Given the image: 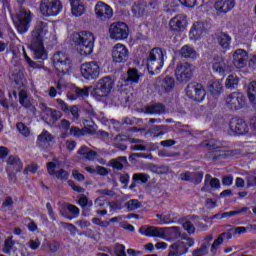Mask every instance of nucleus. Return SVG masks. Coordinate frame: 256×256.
Listing matches in <instances>:
<instances>
[{
	"instance_id": "c9c22d12",
	"label": "nucleus",
	"mask_w": 256,
	"mask_h": 256,
	"mask_svg": "<svg viewBox=\"0 0 256 256\" xmlns=\"http://www.w3.org/2000/svg\"><path fill=\"white\" fill-rule=\"evenodd\" d=\"M19 103L22 107L29 109L31 107V101H29V96L27 95V91L21 90L19 92Z\"/></svg>"
},
{
	"instance_id": "f8f14e48",
	"label": "nucleus",
	"mask_w": 256,
	"mask_h": 256,
	"mask_svg": "<svg viewBox=\"0 0 256 256\" xmlns=\"http://www.w3.org/2000/svg\"><path fill=\"white\" fill-rule=\"evenodd\" d=\"M186 95L189 99H192V101L201 103V101L205 100V95H207V93L205 92L203 85L197 82H191L186 87Z\"/></svg>"
},
{
	"instance_id": "5701e85b",
	"label": "nucleus",
	"mask_w": 256,
	"mask_h": 256,
	"mask_svg": "<svg viewBox=\"0 0 256 256\" xmlns=\"http://www.w3.org/2000/svg\"><path fill=\"white\" fill-rule=\"evenodd\" d=\"M53 139V134H51L47 130H43L41 134L37 137L36 145H38V147H41V149H47V147L51 145V141H53Z\"/></svg>"
},
{
	"instance_id": "09e8293b",
	"label": "nucleus",
	"mask_w": 256,
	"mask_h": 256,
	"mask_svg": "<svg viewBox=\"0 0 256 256\" xmlns=\"http://www.w3.org/2000/svg\"><path fill=\"white\" fill-rule=\"evenodd\" d=\"M16 129L24 137H29V135H31V131L29 130V127H27L23 122H18L16 124Z\"/></svg>"
},
{
	"instance_id": "423d86ee",
	"label": "nucleus",
	"mask_w": 256,
	"mask_h": 256,
	"mask_svg": "<svg viewBox=\"0 0 256 256\" xmlns=\"http://www.w3.org/2000/svg\"><path fill=\"white\" fill-rule=\"evenodd\" d=\"M115 87V81L110 76H105L96 82L93 90L94 97H107Z\"/></svg>"
},
{
	"instance_id": "aec40b11",
	"label": "nucleus",
	"mask_w": 256,
	"mask_h": 256,
	"mask_svg": "<svg viewBox=\"0 0 256 256\" xmlns=\"http://www.w3.org/2000/svg\"><path fill=\"white\" fill-rule=\"evenodd\" d=\"M55 169H57V164H55V162L47 163V171L49 175H55L56 179H59L60 181H67L69 179V172L64 169L55 171Z\"/></svg>"
},
{
	"instance_id": "393cba45",
	"label": "nucleus",
	"mask_w": 256,
	"mask_h": 256,
	"mask_svg": "<svg viewBox=\"0 0 256 256\" xmlns=\"http://www.w3.org/2000/svg\"><path fill=\"white\" fill-rule=\"evenodd\" d=\"M211 189H219L221 187V182L219 178H213L211 174H206L204 179V186L201 188V191H209Z\"/></svg>"
},
{
	"instance_id": "4be33fe9",
	"label": "nucleus",
	"mask_w": 256,
	"mask_h": 256,
	"mask_svg": "<svg viewBox=\"0 0 256 256\" xmlns=\"http://www.w3.org/2000/svg\"><path fill=\"white\" fill-rule=\"evenodd\" d=\"M207 33V30L205 29V24L202 22H196L194 23L192 29L189 32V38L192 41H197V39H201L203 35Z\"/></svg>"
},
{
	"instance_id": "774afa93",
	"label": "nucleus",
	"mask_w": 256,
	"mask_h": 256,
	"mask_svg": "<svg viewBox=\"0 0 256 256\" xmlns=\"http://www.w3.org/2000/svg\"><path fill=\"white\" fill-rule=\"evenodd\" d=\"M191 175L192 172L186 171L180 174L179 179H181V181H188L189 183H191Z\"/></svg>"
},
{
	"instance_id": "0eeeda50",
	"label": "nucleus",
	"mask_w": 256,
	"mask_h": 256,
	"mask_svg": "<svg viewBox=\"0 0 256 256\" xmlns=\"http://www.w3.org/2000/svg\"><path fill=\"white\" fill-rule=\"evenodd\" d=\"M108 31L113 41H125L129 37V26L124 22L112 23Z\"/></svg>"
},
{
	"instance_id": "9b49d317",
	"label": "nucleus",
	"mask_w": 256,
	"mask_h": 256,
	"mask_svg": "<svg viewBox=\"0 0 256 256\" xmlns=\"http://www.w3.org/2000/svg\"><path fill=\"white\" fill-rule=\"evenodd\" d=\"M80 71L82 77L87 81H95L101 75V68L97 61L85 62L81 65Z\"/></svg>"
},
{
	"instance_id": "a19ab883",
	"label": "nucleus",
	"mask_w": 256,
	"mask_h": 256,
	"mask_svg": "<svg viewBox=\"0 0 256 256\" xmlns=\"http://www.w3.org/2000/svg\"><path fill=\"white\" fill-rule=\"evenodd\" d=\"M89 87H84V88H75V96H68L69 99H77V97L79 98H85V97H89Z\"/></svg>"
},
{
	"instance_id": "13d9d810",
	"label": "nucleus",
	"mask_w": 256,
	"mask_h": 256,
	"mask_svg": "<svg viewBox=\"0 0 256 256\" xmlns=\"http://www.w3.org/2000/svg\"><path fill=\"white\" fill-rule=\"evenodd\" d=\"M68 185L73 189V191H76V193H85V188L76 185L73 180H69Z\"/></svg>"
},
{
	"instance_id": "9d476101",
	"label": "nucleus",
	"mask_w": 256,
	"mask_h": 256,
	"mask_svg": "<svg viewBox=\"0 0 256 256\" xmlns=\"http://www.w3.org/2000/svg\"><path fill=\"white\" fill-rule=\"evenodd\" d=\"M193 73H195V66L187 62L177 64L175 69L176 79L180 83H187V81H191Z\"/></svg>"
},
{
	"instance_id": "bf43d9fd",
	"label": "nucleus",
	"mask_w": 256,
	"mask_h": 256,
	"mask_svg": "<svg viewBox=\"0 0 256 256\" xmlns=\"http://www.w3.org/2000/svg\"><path fill=\"white\" fill-rule=\"evenodd\" d=\"M37 169V164H30L23 170V174L29 175V173H37Z\"/></svg>"
},
{
	"instance_id": "49530a36",
	"label": "nucleus",
	"mask_w": 256,
	"mask_h": 256,
	"mask_svg": "<svg viewBox=\"0 0 256 256\" xmlns=\"http://www.w3.org/2000/svg\"><path fill=\"white\" fill-rule=\"evenodd\" d=\"M201 147H206L207 149H219L221 148V143L215 141L214 139L205 140L201 143Z\"/></svg>"
},
{
	"instance_id": "c03bdc74",
	"label": "nucleus",
	"mask_w": 256,
	"mask_h": 256,
	"mask_svg": "<svg viewBox=\"0 0 256 256\" xmlns=\"http://www.w3.org/2000/svg\"><path fill=\"white\" fill-rule=\"evenodd\" d=\"M209 247H211V244L209 242L203 243L200 248L194 250L193 255L194 256H205V255H207V253L209 251Z\"/></svg>"
},
{
	"instance_id": "2eb2a0df",
	"label": "nucleus",
	"mask_w": 256,
	"mask_h": 256,
	"mask_svg": "<svg viewBox=\"0 0 256 256\" xmlns=\"http://www.w3.org/2000/svg\"><path fill=\"white\" fill-rule=\"evenodd\" d=\"M95 15L100 21H109L113 17V8L105 2H97L95 5Z\"/></svg>"
},
{
	"instance_id": "338daca9",
	"label": "nucleus",
	"mask_w": 256,
	"mask_h": 256,
	"mask_svg": "<svg viewBox=\"0 0 256 256\" xmlns=\"http://www.w3.org/2000/svg\"><path fill=\"white\" fill-rule=\"evenodd\" d=\"M72 177L76 179V181H85V175L81 174L79 170H73Z\"/></svg>"
},
{
	"instance_id": "cd10ccee",
	"label": "nucleus",
	"mask_w": 256,
	"mask_h": 256,
	"mask_svg": "<svg viewBox=\"0 0 256 256\" xmlns=\"http://www.w3.org/2000/svg\"><path fill=\"white\" fill-rule=\"evenodd\" d=\"M216 41L222 49H229L231 47V36L225 32H220L216 35Z\"/></svg>"
},
{
	"instance_id": "7ed1b4c3",
	"label": "nucleus",
	"mask_w": 256,
	"mask_h": 256,
	"mask_svg": "<svg viewBox=\"0 0 256 256\" xmlns=\"http://www.w3.org/2000/svg\"><path fill=\"white\" fill-rule=\"evenodd\" d=\"M165 55L167 52L159 47L153 48L147 58V69L150 75L161 73L163 65H165Z\"/></svg>"
},
{
	"instance_id": "603ef678",
	"label": "nucleus",
	"mask_w": 256,
	"mask_h": 256,
	"mask_svg": "<svg viewBox=\"0 0 256 256\" xmlns=\"http://www.w3.org/2000/svg\"><path fill=\"white\" fill-rule=\"evenodd\" d=\"M133 181H140L141 183H147V181H149V174L136 173L133 175Z\"/></svg>"
},
{
	"instance_id": "dca6fc26",
	"label": "nucleus",
	"mask_w": 256,
	"mask_h": 256,
	"mask_svg": "<svg viewBox=\"0 0 256 256\" xmlns=\"http://www.w3.org/2000/svg\"><path fill=\"white\" fill-rule=\"evenodd\" d=\"M229 127L233 135H245V133L249 132L247 122L241 118H232Z\"/></svg>"
},
{
	"instance_id": "7c9ffc66",
	"label": "nucleus",
	"mask_w": 256,
	"mask_h": 256,
	"mask_svg": "<svg viewBox=\"0 0 256 256\" xmlns=\"http://www.w3.org/2000/svg\"><path fill=\"white\" fill-rule=\"evenodd\" d=\"M78 155H81L84 159H88V161H93L97 157V152L89 149L87 146H81L78 150Z\"/></svg>"
},
{
	"instance_id": "0e129e2a",
	"label": "nucleus",
	"mask_w": 256,
	"mask_h": 256,
	"mask_svg": "<svg viewBox=\"0 0 256 256\" xmlns=\"http://www.w3.org/2000/svg\"><path fill=\"white\" fill-rule=\"evenodd\" d=\"M40 246H41V242L39 241V238L29 241V247L30 249H32V251L39 249Z\"/></svg>"
},
{
	"instance_id": "37998d69",
	"label": "nucleus",
	"mask_w": 256,
	"mask_h": 256,
	"mask_svg": "<svg viewBox=\"0 0 256 256\" xmlns=\"http://www.w3.org/2000/svg\"><path fill=\"white\" fill-rule=\"evenodd\" d=\"M125 207L128 211H137V209H141V203L137 199H131L125 203Z\"/></svg>"
},
{
	"instance_id": "1a4fd4ad",
	"label": "nucleus",
	"mask_w": 256,
	"mask_h": 256,
	"mask_svg": "<svg viewBox=\"0 0 256 256\" xmlns=\"http://www.w3.org/2000/svg\"><path fill=\"white\" fill-rule=\"evenodd\" d=\"M53 65L62 75H67L71 71V58L63 52H57L52 57Z\"/></svg>"
},
{
	"instance_id": "de8ad7c7",
	"label": "nucleus",
	"mask_w": 256,
	"mask_h": 256,
	"mask_svg": "<svg viewBox=\"0 0 256 256\" xmlns=\"http://www.w3.org/2000/svg\"><path fill=\"white\" fill-rule=\"evenodd\" d=\"M39 109L41 110L42 119H44V121H46L47 123L49 119V113L51 112V108H49L47 104H45L44 102H40Z\"/></svg>"
},
{
	"instance_id": "f704fd0d",
	"label": "nucleus",
	"mask_w": 256,
	"mask_h": 256,
	"mask_svg": "<svg viewBox=\"0 0 256 256\" xmlns=\"http://www.w3.org/2000/svg\"><path fill=\"white\" fill-rule=\"evenodd\" d=\"M126 83H139V72L136 68H130L127 72V78L125 79Z\"/></svg>"
},
{
	"instance_id": "69168bd1",
	"label": "nucleus",
	"mask_w": 256,
	"mask_h": 256,
	"mask_svg": "<svg viewBox=\"0 0 256 256\" xmlns=\"http://www.w3.org/2000/svg\"><path fill=\"white\" fill-rule=\"evenodd\" d=\"M65 146L68 151H74L75 147H77V142L75 140H66Z\"/></svg>"
},
{
	"instance_id": "8fccbe9b",
	"label": "nucleus",
	"mask_w": 256,
	"mask_h": 256,
	"mask_svg": "<svg viewBox=\"0 0 256 256\" xmlns=\"http://www.w3.org/2000/svg\"><path fill=\"white\" fill-rule=\"evenodd\" d=\"M15 242L11 238H7L4 242L3 253L9 255L13 251V246Z\"/></svg>"
},
{
	"instance_id": "2f4dec72",
	"label": "nucleus",
	"mask_w": 256,
	"mask_h": 256,
	"mask_svg": "<svg viewBox=\"0 0 256 256\" xmlns=\"http://www.w3.org/2000/svg\"><path fill=\"white\" fill-rule=\"evenodd\" d=\"M174 88H175V80L171 78V76H166L161 81V89L164 91V93H169L173 91Z\"/></svg>"
},
{
	"instance_id": "c85d7f7f",
	"label": "nucleus",
	"mask_w": 256,
	"mask_h": 256,
	"mask_svg": "<svg viewBox=\"0 0 256 256\" xmlns=\"http://www.w3.org/2000/svg\"><path fill=\"white\" fill-rule=\"evenodd\" d=\"M212 69L216 73H225V69H227L225 59H223L221 56H215L212 62Z\"/></svg>"
},
{
	"instance_id": "20e7f679",
	"label": "nucleus",
	"mask_w": 256,
	"mask_h": 256,
	"mask_svg": "<svg viewBox=\"0 0 256 256\" xmlns=\"http://www.w3.org/2000/svg\"><path fill=\"white\" fill-rule=\"evenodd\" d=\"M12 21L18 31V33H27L31 28V22L33 21V13L22 6L19 7L16 14L12 15Z\"/></svg>"
},
{
	"instance_id": "4468645a",
	"label": "nucleus",
	"mask_w": 256,
	"mask_h": 256,
	"mask_svg": "<svg viewBox=\"0 0 256 256\" xmlns=\"http://www.w3.org/2000/svg\"><path fill=\"white\" fill-rule=\"evenodd\" d=\"M112 59L115 63H125L129 59V49L121 43L116 44L112 49Z\"/></svg>"
},
{
	"instance_id": "4c0bfd02",
	"label": "nucleus",
	"mask_w": 256,
	"mask_h": 256,
	"mask_svg": "<svg viewBox=\"0 0 256 256\" xmlns=\"http://www.w3.org/2000/svg\"><path fill=\"white\" fill-rule=\"evenodd\" d=\"M128 137L127 135H117L115 137V143H114V147H116V149H120V151H126L127 149V145L125 144H121L122 141H127Z\"/></svg>"
},
{
	"instance_id": "ea45409f",
	"label": "nucleus",
	"mask_w": 256,
	"mask_h": 256,
	"mask_svg": "<svg viewBox=\"0 0 256 256\" xmlns=\"http://www.w3.org/2000/svg\"><path fill=\"white\" fill-rule=\"evenodd\" d=\"M209 91L212 95H221L223 85H221V82L216 80L209 85Z\"/></svg>"
},
{
	"instance_id": "bb28decb",
	"label": "nucleus",
	"mask_w": 256,
	"mask_h": 256,
	"mask_svg": "<svg viewBox=\"0 0 256 256\" xmlns=\"http://www.w3.org/2000/svg\"><path fill=\"white\" fill-rule=\"evenodd\" d=\"M230 239H233V234H231V230L220 234L218 236V238L216 240H214V242L212 244V247H211L212 253H215V251H217L219 245H221V243H223L224 240L229 241Z\"/></svg>"
},
{
	"instance_id": "72a5a7b5",
	"label": "nucleus",
	"mask_w": 256,
	"mask_h": 256,
	"mask_svg": "<svg viewBox=\"0 0 256 256\" xmlns=\"http://www.w3.org/2000/svg\"><path fill=\"white\" fill-rule=\"evenodd\" d=\"M123 163H127V157L125 156H120L116 159L110 160L111 167H113V169H117V171H122Z\"/></svg>"
},
{
	"instance_id": "a18cd8bd",
	"label": "nucleus",
	"mask_w": 256,
	"mask_h": 256,
	"mask_svg": "<svg viewBox=\"0 0 256 256\" xmlns=\"http://www.w3.org/2000/svg\"><path fill=\"white\" fill-rule=\"evenodd\" d=\"M204 175L205 173L203 171L192 172L190 183H193L194 185L201 184V181H203Z\"/></svg>"
},
{
	"instance_id": "412c9836",
	"label": "nucleus",
	"mask_w": 256,
	"mask_h": 256,
	"mask_svg": "<svg viewBox=\"0 0 256 256\" xmlns=\"http://www.w3.org/2000/svg\"><path fill=\"white\" fill-rule=\"evenodd\" d=\"M6 169L15 171L16 173H21L23 171V161L17 155H10L6 160Z\"/></svg>"
},
{
	"instance_id": "6e6d98bb",
	"label": "nucleus",
	"mask_w": 256,
	"mask_h": 256,
	"mask_svg": "<svg viewBox=\"0 0 256 256\" xmlns=\"http://www.w3.org/2000/svg\"><path fill=\"white\" fill-rule=\"evenodd\" d=\"M114 253L116 256H127V253H125V245L123 244H116Z\"/></svg>"
},
{
	"instance_id": "a878e982",
	"label": "nucleus",
	"mask_w": 256,
	"mask_h": 256,
	"mask_svg": "<svg viewBox=\"0 0 256 256\" xmlns=\"http://www.w3.org/2000/svg\"><path fill=\"white\" fill-rule=\"evenodd\" d=\"M69 3L74 17H81L85 13V4L81 0H69Z\"/></svg>"
},
{
	"instance_id": "6e6552de",
	"label": "nucleus",
	"mask_w": 256,
	"mask_h": 256,
	"mask_svg": "<svg viewBox=\"0 0 256 256\" xmlns=\"http://www.w3.org/2000/svg\"><path fill=\"white\" fill-rule=\"evenodd\" d=\"M40 11L46 17H55L63 11L61 0H41Z\"/></svg>"
},
{
	"instance_id": "79ce46f5",
	"label": "nucleus",
	"mask_w": 256,
	"mask_h": 256,
	"mask_svg": "<svg viewBox=\"0 0 256 256\" xmlns=\"http://www.w3.org/2000/svg\"><path fill=\"white\" fill-rule=\"evenodd\" d=\"M67 210L69 211V213H71L73 216H65L66 219H77V217H79V213H81V211L79 210V207L73 205V204H67Z\"/></svg>"
},
{
	"instance_id": "ddd939ff",
	"label": "nucleus",
	"mask_w": 256,
	"mask_h": 256,
	"mask_svg": "<svg viewBox=\"0 0 256 256\" xmlns=\"http://www.w3.org/2000/svg\"><path fill=\"white\" fill-rule=\"evenodd\" d=\"M226 107L230 111H239L245 107V96L240 92H232L229 94L226 99Z\"/></svg>"
},
{
	"instance_id": "f257e3e1",
	"label": "nucleus",
	"mask_w": 256,
	"mask_h": 256,
	"mask_svg": "<svg viewBox=\"0 0 256 256\" xmlns=\"http://www.w3.org/2000/svg\"><path fill=\"white\" fill-rule=\"evenodd\" d=\"M49 34V24L45 21H38L31 31L30 49L36 61H47L48 54L43 42Z\"/></svg>"
},
{
	"instance_id": "f03ea898",
	"label": "nucleus",
	"mask_w": 256,
	"mask_h": 256,
	"mask_svg": "<svg viewBox=\"0 0 256 256\" xmlns=\"http://www.w3.org/2000/svg\"><path fill=\"white\" fill-rule=\"evenodd\" d=\"M75 43L80 55H91L93 47H95V36L89 31H80L73 35Z\"/></svg>"
},
{
	"instance_id": "b1692460",
	"label": "nucleus",
	"mask_w": 256,
	"mask_h": 256,
	"mask_svg": "<svg viewBox=\"0 0 256 256\" xmlns=\"http://www.w3.org/2000/svg\"><path fill=\"white\" fill-rule=\"evenodd\" d=\"M214 7L218 13H229L235 7V0H217Z\"/></svg>"
},
{
	"instance_id": "f3484780",
	"label": "nucleus",
	"mask_w": 256,
	"mask_h": 256,
	"mask_svg": "<svg viewBox=\"0 0 256 256\" xmlns=\"http://www.w3.org/2000/svg\"><path fill=\"white\" fill-rule=\"evenodd\" d=\"M169 27L170 30L175 33L185 31V27H187V17L182 14L173 17L169 22Z\"/></svg>"
},
{
	"instance_id": "4d7b16f0",
	"label": "nucleus",
	"mask_w": 256,
	"mask_h": 256,
	"mask_svg": "<svg viewBox=\"0 0 256 256\" xmlns=\"http://www.w3.org/2000/svg\"><path fill=\"white\" fill-rule=\"evenodd\" d=\"M70 135H73L74 137H83L85 133L83 130L79 129V127L72 126L70 128Z\"/></svg>"
},
{
	"instance_id": "052dcab7",
	"label": "nucleus",
	"mask_w": 256,
	"mask_h": 256,
	"mask_svg": "<svg viewBox=\"0 0 256 256\" xmlns=\"http://www.w3.org/2000/svg\"><path fill=\"white\" fill-rule=\"evenodd\" d=\"M50 117L52 118V122L55 123V121H59L61 119V112L57 110L51 109L49 112Z\"/></svg>"
},
{
	"instance_id": "a211bd4d",
	"label": "nucleus",
	"mask_w": 256,
	"mask_h": 256,
	"mask_svg": "<svg viewBox=\"0 0 256 256\" xmlns=\"http://www.w3.org/2000/svg\"><path fill=\"white\" fill-rule=\"evenodd\" d=\"M249 54L243 49H237L233 54V64L237 69H243L247 66Z\"/></svg>"
},
{
	"instance_id": "e433bc0d",
	"label": "nucleus",
	"mask_w": 256,
	"mask_h": 256,
	"mask_svg": "<svg viewBox=\"0 0 256 256\" xmlns=\"http://www.w3.org/2000/svg\"><path fill=\"white\" fill-rule=\"evenodd\" d=\"M226 89H235L239 85V77L230 74L225 82Z\"/></svg>"
},
{
	"instance_id": "58836bf2",
	"label": "nucleus",
	"mask_w": 256,
	"mask_h": 256,
	"mask_svg": "<svg viewBox=\"0 0 256 256\" xmlns=\"http://www.w3.org/2000/svg\"><path fill=\"white\" fill-rule=\"evenodd\" d=\"M248 99L256 105V81H252L248 85Z\"/></svg>"
},
{
	"instance_id": "680f3d73",
	"label": "nucleus",
	"mask_w": 256,
	"mask_h": 256,
	"mask_svg": "<svg viewBox=\"0 0 256 256\" xmlns=\"http://www.w3.org/2000/svg\"><path fill=\"white\" fill-rule=\"evenodd\" d=\"M9 156V148L5 146H0V159L1 161H5Z\"/></svg>"
},
{
	"instance_id": "e2e57ef3",
	"label": "nucleus",
	"mask_w": 256,
	"mask_h": 256,
	"mask_svg": "<svg viewBox=\"0 0 256 256\" xmlns=\"http://www.w3.org/2000/svg\"><path fill=\"white\" fill-rule=\"evenodd\" d=\"M132 11H134V13L138 14V15H143V13L145 12V6L141 5V4H135L132 8Z\"/></svg>"
},
{
	"instance_id": "5fc2aeb1",
	"label": "nucleus",
	"mask_w": 256,
	"mask_h": 256,
	"mask_svg": "<svg viewBox=\"0 0 256 256\" xmlns=\"http://www.w3.org/2000/svg\"><path fill=\"white\" fill-rule=\"evenodd\" d=\"M6 172L10 185H15V183H17V173H15V170L6 169Z\"/></svg>"
},
{
	"instance_id": "864d4df0",
	"label": "nucleus",
	"mask_w": 256,
	"mask_h": 256,
	"mask_svg": "<svg viewBox=\"0 0 256 256\" xmlns=\"http://www.w3.org/2000/svg\"><path fill=\"white\" fill-rule=\"evenodd\" d=\"M164 128L165 126H153L150 129V133H153L154 137H161V135H165Z\"/></svg>"
},
{
	"instance_id": "3c124183",
	"label": "nucleus",
	"mask_w": 256,
	"mask_h": 256,
	"mask_svg": "<svg viewBox=\"0 0 256 256\" xmlns=\"http://www.w3.org/2000/svg\"><path fill=\"white\" fill-rule=\"evenodd\" d=\"M182 227L189 235H193L195 233V226L193 223L189 220H186L185 222L182 223Z\"/></svg>"
},
{
	"instance_id": "c756f323",
	"label": "nucleus",
	"mask_w": 256,
	"mask_h": 256,
	"mask_svg": "<svg viewBox=\"0 0 256 256\" xmlns=\"http://www.w3.org/2000/svg\"><path fill=\"white\" fill-rule=\"evenodd\" d=\"M180 55L184 59H197V51H195V48L190 45H184L180 49Z\"/></svg>"
},
{
	"instance_id": "473e14b6",
	"label": "nucleus",
	"mask_w": 256,
	"mask_h": 256,
	"mask_svg": "<svg viewBox=\"0 0 256 256\" xmlns=\"http://www.w3.org/2000/svg\"><path fill=\"white\" fill-rule=\"evenodd\" d=\"M146 113H150V115H161V113H165V105L161 103H156L147 106Z\"/></svg>"
},
{
	"instance_id": "6ab92c4d",
	"label": "nucleus",
	"mask_w": 256,
	"mask_h": 256,
	"mask_svg": "<svg viewBox=\"0 0 256 256\" xmlns=\"http://www.w3.org/2000/svg\"><path fill=\"white\" fill-rule=\"evenodd\" d=\"M139 233L145 235V237H159L163 239L165 237V230L155 226L144 225L139 228Z\"/></svg>"
},
{
	"instance_id": "39448f33",
	"label": "nucleus",
	"mask_w": 256,
	"mask_h": 256,
	"mask_svg": "<svg viewBox=\"0 0 256 256\" xmlns=\"http://www.w3.org/2000/svg\"><path fill=\"white\" fill-rule=\"evenodd\" d=\"M195 245V239L187 236H182L180 240L173 242L169 246L167 256H183L189 253V248Z\"/></svg>"
}]
</instances>
